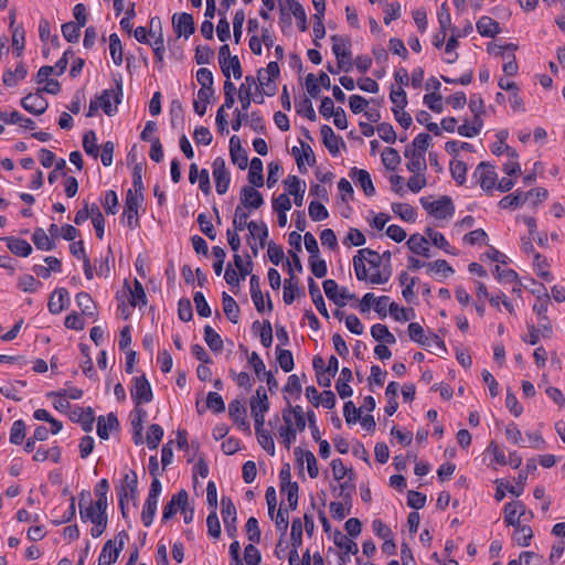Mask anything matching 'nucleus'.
I'll use <instances>...</instances> for the list:
<instances>
[{"label": "nucleus", "instance_id": "1", "mask_svg": "<svg viewBox=\"0 0 565 565\" xmlns=\"http://www.w3.org/2000/svg\"><path fill=\"white\" fill-rule=\"evenodd\" d=\"M367 262L371 267L379 268L382 265V257L380 254L371 248H363L358 252L353 257V267L355 276L359 280L367 279V269L364 262Z\"/></svg>", "mask_w": 565, "mask_h": 565}, {"label": "nucleus", "instance_id": "2", "mask_svg": "<svg viewBox=\"0 0 565 565\" xmlns=\"http://www.w3.org/2000/svg\"><path fill=\"white\" fill-rule=\"evenodd\" d=\"M128 540L126 531H120L115 540H108L98 557V565H110L118 559L120 552L125 546V542Z\"/></svg>", "mask_w": 565, "mask_h": 565}, {"label": "nucleus", "instance_id": "3", "mask_svg": "<svg viewBox=\"0 0 565 565\" xmlns=\"http://www.w3.org/2000/svg\"><path fill=\"white\" fill-rule=\"evenodd\" d=\"M332 52L338 61V68L349 72L352 68V53L350 50V40L340 35H332Z\"/></svg>", "mask_w": 565, "mask_h": 565}, {"label": "nucleus", "instance_id": "4", "mask_svg": "<svg viewBox=\"0 0 565 565\" xmlns=\"http://www.w3.org/2000/svg\"><path fill=\"white\" fill-rule=\"evenodd\" d=\"M420 203L423 207L434 217L438 220H446L454 215L455 206L449 196H441L440 199L429 202L427 199L422 198Z\"/></svg>", "mask_w": 565, "mask_h": 565}, {"label": "nucleus", "instance_id": "5", "mask_svg": "<svg viewBox=\"0 0 565 565\" xmlns=\"http://www.w3.org/2000/svg\"><path fill=\"white\" fill-rule=\"evenodd\" d=\"M141 201L142 194H137L134 193L132 190H128L125 200L122 220L126 221L127 226L131 230L139 225L138 209Z\"/></svg>", "mask_w": 565, "mask_h": 565}, {"label": "nucleus", "instance_id": "6", "mask_svg": "<svg viewBox=\"0 0 565 565\" xmlns=\"http://www.w3.org/2000/svg\"><path fill=\"white\" fill-rule=\"evenodd\" d=\"M130 394L136 406L151 402L153 394L146 375H140L132 379V387L130 390Z\"/></svg>", "mask_w": 565, "mask_h": 565}, {"label": "nucleus", "instance_id": "7", "mask_svg": "<svg viewBox=\"0 0 565 565\" xmlns=\"http://www.w3.org/2000/svg\"><path fill=\"white\" fill-rule=\"evenodd\" d=\"M212 174L215 181L216 192L218 194H225L228 190L231 177L226 169L225 160L222 157L214 159L212 163Z\"/></svg>", "mask_w": 565, "mask_h": 565}, {"label": "nucleus", "instance_id": "8", "mask_svg": "<svg viewBox=\"0 0 565 565\" xmlns=\"http://www.w3.org/2000/svg\"><path fill=\"white\" fill-rule=\"evenodd\" d=\"M322 286L326 296L339 307L345 306L348 300L355 299V295L350 294L347 288L339 289L337 281L333 279H326Z\"/></svg>", "mask_w": 565, "mask_h": 565}, {"label": "nucleus", "instance_id": "9", "mask_svg": "<svg viewBox=\"0 0 565 565\" xmlns=\"http://www.w3.org/2000/svg\"><path fill=\"white\" fill-rule=\"evenodd\" d=\"M221 504H222L221 513H222L223 522H224V525H225V531H226L228 536L235 537L236 536V532H237V527H236V521H237L236 508H235L232 499L228 498V497H222Z\"/></svg>", "mask_w": 565, "mask_h": 565}, {"label": "nucleus", "instance_id": "10", "mask_svg": "<svg viewBox=\"0 0 565 565\" xmlns=\"http://www.w3.org/2000/svg\"><path fill=\"white\" fill-rule=\"evenodd\" d=\"M473 177L478 180L480 186L486 191L492 190L495 186L498 179L494 167L484 161L477 166L473 172Z\"/></svg>", "mask_w": 565, "mask_h": 565}, {"label": "nucleus", "instance_id": "11", "mask_svg": "<svg viewBox=\"0 0 565 565\" xmlns=\"http://www.w3.org/2000/svg\"><path fill=\"white\" fill-rule=\"evenodd\" d=\"M122 96V86L117 84L116 89H105L98 97L100 107L106 115L111 116L117 111V105L120 103Z\"/></svg>", "mask_w": 565, "mask_h": 565}, {"label": "nucleus", "instance_id": "12", "mask_svg": "<svg viewBox=\"0 0 565 565\" xmlns=\"http://www.w3.org/2000/svg\"><path fill=\"white\" fill-rule=\"evenodd\" d=\"M254 185H244L239 193V204L243 210H257L264 204V198Z\"/></svg>", "mask_w": 565, "mask_h": 565}, {"label": "nucleus", "instance_id": "13", "mask_svg": "<svg viewBox=\"0 0 565 565\" xmlns=\"http://www.w3.org/2000/svg\"><path fill=\"white\" fill-rule=\"evenodd\" d=\"M172 26L178 38H189L195 31L193 17L190 13H174L172 17Z\"/></svg>", "mask_w": 565, "mask_h": 565}, {"label": "nucleus", "instance_id": "14", "mask_svg": "<svg viewBox=\"0 0 565 565\" xmlns=\"http://www.w3.org/2000/svg\"><path fill=\"white\" fill-rule=\"evenodd\" d=\"M22 107L33 114V115H42L49 107L47 100L43 97L42 90H36V93H30L25 97L21 99Z\"/></svg>", "mask_w": 565, "mask_h": 565}, {"label": "nucleus", "instance_id": "15", "mask_svg": "<svg viewBox=\"0 0 565 565\" xmlns=\"http://www.w3.org/2000/svg\"><path fill=\"white\" fill-rule=\"evenodd\" d=\"M188 500L189 494L184 489H181L178 493L173 494L163 509L162 520L168 521L178 512V510H184L189 503Z\"/></svg>", "mask_w": 565, "mask_h": 565}, {"label": "nucleus", "instance_id": "16", "mask_svg": "<svg viewBox=\"0 0 565 565\" xmlns=\"http://www.w3.org/2000/svg\"><path fill=\"white\" fill-rule=\"evenodd\" d=\"M156 24L158 25V35L156 36L154 41L152 43H150V44L152 46V50H153V53H154V56H156L157 61L159 63H162L163 62V54H164L166 47H164V39H163V33H162V26H161L160 18H158V17L151 18L149 35L150 36H154L156 35V32L153 31V26Z\"/></svg>", "mask_w": 565, "mask_h": 565}, {"label": "nucleus", "instance_id": "17", "mask_svg": "<svg viewBox=\"0 0 565 565\" xmlns=\"http://www.w3.org/2000/svg\"><path fill=\"white\" fill-rule=\"evenodd\" d=\"M196 81L201 85V88L198 92V97L203 100L211 98L214 94L212 72L205 67L200 68L196 72Z\"/></svg>", "mask_w": 565, "mask_h": 565}, {"label": "nucleus", "instance_id": "18", "mask_svg": "<svg viewBox=\"0 0 565 565\" xmlns=\"http://www.w3.org/2000/svg\"><path fill=\"white\" fill-rule=\"evenodd\" d=\"M323 145L332 156H337L340 151V146L345 148L343 139L334 134L332 128L328 125H323L320 129Z\"/></svg>", "mask_w": 565, "mask_h": 565}, {"label": "nucleus", "instance_id": "19", "mask_svg": "<svg viewBox=\"0 0 565 565\" xmlns=\"http://www.w3.org/2000/svg\"><path fill=\"white\" fill-rule=\"evenodd\" d=\"M246 407L238 399L232 401L228 405V414L231 418L238 425L239 428L249 431V423L246 419Z\"/></svg>", "mask_w": 565, "mask_h": 565}, {"label": "nucleus", "instance_id": "20", "mask_svg": "<svg viewBox=\"0 0 565 565\" xmlns=\"http://www.w3.org/2000/svg\"><path fill=\"white\" fill-rule=\"evenodd\" d=\"M406 244L412 253L427 258L430 257L429 241L425 236L413 234Z\"/></svg>", "mask_w": 565, "mask_h": 565}, {"label": "nucleus", "instance_id": "21", "mask_svg": "<svg viewBox=\"0 0 565 565\" xmlns=\"http://www.w3.org/2000/svg\"><path fill=\"white\" fill-rule=\"evenodd\" d=\"M350 177L356 179L365 195L373 196L375 194L374 184L370 173L366 170L352 168L350 171Z\"/></svg>", "mask_w": 565, "mask_h": 565}, {"label": "nucleus", "instance_id": "22", "mask_svg": "<svg viewBox=\"0 0 565 565\" xmlns=\"http://www.w3.org/2000/svg\"><path fill=\"white\" fill-rule=\"evenodd\" d=\"M71 419L81 424L84 431L89 433L93 429L94 424V413L90 407L87 409H83L82 407H76L72 414Z\"/></svg>", "mask_w": 565, "mask_h": 565}, {"label": "nucleus", "instance_id": "23", "mask_svg": "<svg viewBox=\"0 0 565 565\" xmlns=\"http://www.w3.org/2000/svg\"><path fill=\"white\" fill-rule=\"evenodd\" d=\"M218 63H228L234 67V78L239 79L243 76L242 65L239 58L236 55H231L228 44H223L218 51Z\"/></svg>", "mask_w": 565, "mask_h": 565}, {"label": "nucleus", "instance_id": "24", "mask_svg": "<svg viewBox=\"0 0 565 565\" xmlns=\"http://www.w3.org/2000/svg\"><path fill=\"white\" fill-rule=\"evenodd\" d=\"M68 300V291L65 288H57L49 299V311L53 315L62 312L65 308V301Z\"/></svg>", "mask_w": 565, "mask_h": 565}, {"label": "nucleus", "instance_id": "25", "mask_svg": "<svg viewBox=\"0 0 565 565\" xmlns=\"http://www.w3.org/2000/svg\"><path fill=\"white\" fill-rule=\"evenodd\" d=\"M477 30L482 36L494 38L500 33V24L490 17L483 15L477 21Z\"/></svg>", "mask_w": 565, "mask_h": 565}, {"label": "nucleus", "instance_id": "26", "mask_svg": "<svg viewBox=\"0 0 565 565\" xmlns=\"http://www.w3.org/2000/svg\"><path fill=\"white\" fill-rule=\"evenodd\" d=\"M2 239L7 242L10 252L17 256L26 257L32 252L31 245L25 239L19 237H3Z\"/></svg>", "mask_w": 565, "mask_h": 565}, {"label": "nucleus", "instance_id": "27", "mask_svg": "<svg viewBox=\"0 0 565 565\" xmlns=\"http://www.w3.org/2000/svg\"><path fill=\"white\" fill-rule=\"evenodd\" d=\"M119 423L115 414L110 413L105 418L104 416H99L97 419V435L102 439H108L109 430L116 429Z\"/></svg>", "mask_w": 565, "mask_h": 565}, {"label": "nucleus", "instance_id": "28", "mask_svg": "<svg viewBox=\"0 0 565 565\" xmlns=\"http://www.w3.org/2000/svg\"><path fill=\"white\" fill-rule=\"evenodd\" d=\"M285 184L288 186L289 193L294 196V202L297 206H301L303 203L305 189L301 186V181L296 175H289L285 180Z\"/></svg>", "mask_w": 565, "mask_h": 565}, {"label": "nucleus", "instance_id": "29", "mask_svg": "<svg viewBox=\"0 0 565 565\" xmlns=\"http://www.w3.org/2000/svg\"><path fill=\"white\" fill-rule=\"evenodd\" d=\"M308 288L309 294L312 298V301L317 308V310L326 318H329V313L326 307L324 299L322 297V294L320 291L319 286L316 284V281L312 278H309L308 280Z\"/></svg>", "mask_w": 565, "mask_h": 565}, {"label": "nucleus", "instance_id": "30", "mask_svg": "<svg viewBox=\"0 0 565 565\" xmlns=\"http://www.w3.org/2000/svg\"><path fill=\"white\" fill-rule=\"evenodd\" d=\"M222 303L223 311L227 319L233 323H237L239 317V307L235 299L224 291L222 294Z\"/></svg>", "mask_w": 565, "mask_h": 565}, {"label": "nucleus", "instance_id": "31", "mask_svg": "<svg viewBox=\"0 0 565 565\" xmlns=\"http://www.w3.org/2000/svg\"><path fill=\"white\" fill-rule=\"evenodd\" d=\"M248 182L256 188L264 185L263 161L259 158H253L250 161Z\"/></svg>", "mask_w": 565, "mask_h": 565}, {"label": "nucleus", "instance_id": "32", "mask_svg": "<svg viewBox=\"0 0 565 565\" xmlns=\"http://www.w3.org/2000/svg\"><path fill=\"white\" fill-rule=\"evenodd\" d=\"M295 455L301 463H302V458H305V460L307 462V470H308L310 478H312V479L317 478L319 475V469H318L317 459H316L315 455L309 450L303 451L299 447L295 449Z\"/></svg>", "mask_w": 565, "mask_h": 565}, {"label": "nucleus", "instance_id": "33", "mask_svg": "<svg viewBox=\"0 0 565 565\" xmlns=\"http://www.w3.org/2000/svg\"><path fill=\"white\" fill-rule=\"evenodd\" d=\"M125 286L128 287L130 292L129 303L131 307L147 305V296L143 286L138 279H135L132 289L128 286L127 281H125Z\"/></svg>", "mask_w": 565, "mask_h": 565}, {"label": "nucleus", "instance_id": "34", "mask_svg": "<svg viewBox=\"0 0 565 565\" xmlns=\"http://www.w3.org/2000/svg\"><path fill=\"white\" fill-rule=\"evenodd\" d=\"M253 407H255L257 414H265L269 409L268 397L263 386H259L255 396L250 398V412H253Z\"/></svg>", "mask_w": 565, "mask_h": 565}, {"label": "nucleus", "instance_id": "35", "mask_svg": "<svg viewBox=\"0 0 565 565\" xmlns=\"http://www.w3.org/2000/svg\"><path fill=\"white\" fill-rule=\"evenodd\" d=\"M371 335L375 341L394 344L396 338L385 324L376 323L371 328Z\"/></svg>", "mask_w": 565, "mask_h": 565}, {"label": "nucleus", "instance_id": "36", "mask_svg": "<svg viewBox=\"0 0 565 565\" xmlns=\"http://www.w3.org/2000/svg\"><path fill=\"white\" fill-rule=\"evenodd\" d=\"M204 340L213 352L218 353L223 351V340L221 335L211 326L204 327Z\"/></svg>", "mask_w": 565, "mask_h": 565}, {"label": "nucleus", "instance_id": "37", "mask_svg": "<svg viewBox=\"0 0 565 565\" xmlns=\"http://www.w3.org/2000/svg\"><path fill=\"white\" fill-rule=\"evenodd\" d=\"M408 335L412 341L420 344L424 348H430L428 335H425L424 328L418 322H411L408 324Z\"/></svg>", "mask_w": 565, "mask_h": 565}, {"label": "nucleus", "instance_id": "38", "mask_svg": "<svg viewBox=\"0 0 565 565\" xmlns=\"http://www.w3.org/2000/svg\"><path fill=\"white\" fill-rule=\"evenodd\" d=\"M290 11L297 20V25L301 32L307 30V15L303 7L298 0H286Z\"/></svg>", "mask_w": 565, "mask_h": 565}, {"label": "nucleus", "instance_id": "39", "mask_svg": "<svg viewBox=\"0 0 565 565\" xmlns=\"http://www.w3.org/2000/svg\"><path fill=\"white\" fill-rule=\"evenodd\" d=\"M527 201L526 192L516 191L513 194L505 195L499 202L501 209H515L523 205Z\"/></svg>", "mask_w": 565, "mask_h": 565}, {"label": "nucleus", "instance_id": "40", "mask_svg": "<svg viewBox=\"0 0 565 565\" xmlns=\"http://www.w3.org/2000/svg\"><path fill=\"white\" fill-rule=\"evenodd\" d=\"M109 53L115 65L120 66L124 60L121 41L116 33L109 35Z\"/></svg>", "mask_w": 565, "mask_h": 565}, {"label": "nucleus", "instance_id": "41", "mask_svg": "<svg viewBox=\"0 0 565 565\" xmlns=\"http://www.w3.org/2000/svg\"><path fill=\"white\" fill-rule=\"evenodd\" d=\"M392 211L403 221L414 223L416 221V210L407 203H392Z\"/></svg>", "mask_w": 565, "mask_h": 565}, {"label": "nucleus", "instance_id": "42", "mask_svg": "<svg viewBox=\"0 0 565 565\" xmlns=\"http://www.w3.org/2000/svg\"><path fill=\"white\" fill-rule=\"evenodd\" d=\"M483 126L482 118H473L472 122L469 124L468 120H465L462 125L458 127V134L462 137L472 138L481 131Z\"/></svg>", "mask_w": 565, "mask_h": 565}, {"label": "nucleus", "instance_id": "43", "mask_svg": "<svg viewBox=\"0 0 565 565\" xmlns=\"http://www.w3.org/2000/svg\"><path fill=\"white\" fill-rule=\"evenodd\" d=\"M32 241L34 245L41 250H52L55 247L54 242L41 227L34 230Z\"/></svg>", "mask_w": 565, "mask_h": 565}, {"label": "nucleus", "instance_id": "44", "mask_svg": "<svg viewBox=\"0 0 565 565\" xmlns=\"http://www.w3.org/2000/svg\"><path fill=\"white\" fill-rule=\"evenodd\" d=\"M76 303L82 310L83 315L94 317L95 316V302L93 301L90 295L88 292H78L76 295Z\"/></svg>", "mask_w": 565, "mask_h": 565}, {"label": "nucleus", "instance_id": "45", "mask_svg": "<svg viewBox=\"0 0 565 565\" xmlns=\"http://www.w3.org/2000/svg\"><path fill=\"white\" fill-rule=\"evenodd\" d=\"M533 537V531L531 526L521 524L514 527L513 540L520 546H529Z\"/></svg>", "mask_w": 565, "mask_h": 565}, {"label": "nucleus", "instance_id": "46", "mask_svg": "<svg viewBox=\"0 0 565 565\" xmlns=\"http://www.w3.org/2000/svg\"><path fill=\"white\" fill-rule=\"evenodd\" d=\"M382 162L387 170L394 171L401 163V156L395 148H385L382 152Z\"/></svg>", "mask_w": 565, "mask_h": 565}, {"label": "nucleus", "instance_id": "47", "mask_svg": "<svg viewBox=\"0 0 565 565\" xmlns=\"http://www.w3.org/2000/svg\"><path fill=\"white\" fill-rule=\"evenodd\" d=\"M333 541L334 544L338 547L344 550L345 553L355 555L359 552L358 544L348 536L343 535L339 530L335 531Z\"/></svg>", "mask_w": 565, "mask_h": 565}, {"label": "nucleus", "instance_id": "48", "mask_svg": "<svg viewBox=\"0 0 565 565\" xmlns=\"http://www.w3.org/2000/svg\"><path fill=\"white\" fill-rule=\"evenodd\" d=\"M257 79L259 85L256 86L258 92H263L266 96H274L276 94L275 79L263 74V70L258 71Z\"/></svg>", "mask_w": 565, "mask_h": 565}, {"label": "nucleus", "instance_id": "49", "mask_svg": "<svg viewBox=\"0 0 565 565\" xmlns=\"http://www.w3.org/2000/svg\"><path fill=\"white\" fill-rule=\"evenodd\" d=\"M249 235L255 239H259V245L263 248L265 246V239L268 237V230L264 222L257 223L255 221L249 222L248 226Z\"/></svg>", "mask_w": 565, "mask_h": 565}, {"label": "nucleus", "instance_id": "50", "mask_svg": "<svg viewBox=\"0 0 565 565\" xmlns=\"http://www.w3.org/2000/svg\"><path fill=\"white\" fill-rule=\"evenodd\" d=\"M425 234L429 238V241L437 246L438 248L445 250L448 254H455L452 250H450V245L445 238L444 234L434 231L433 228L428 227L425 231Z\"/></svg>", "mask_w": 565, "mask_h": 565}, {"label": "nucleus", "instance_id": "51", "mask_svg": "<svg viewBox=\"0 0 565 565\" xmlns=\"http://www.w3.org/2000/svg\"><path fill=\"white\" fill-rule=\"evenodd\" d=\"M163 437V429L158 424H151L147 433V445L150 449H157Z\"/></svg>", "mask_w": 565, "mask_h": 565}, {"label": "nucleus", "instance_id": "52", "mask_svg": "<svg viewBox=\"0 0 565 565\" xmlns=\"http://www.w3.org/2000/svg\"><path fill=\"white\" fill-rule=\"evenodd\" d=\"M276 354H277V362H278L279 366L285 372H290L295 366L294 356H292L291 351L281 349L280 347H277Z\"/></svg>", "mask_w": 565, "mask_h": 565}, {"label": "nucleus", "instance_id": "53", "mask_svg": "<svg viewBox=\"0 0 565 565\" xmlns=\"http://www.w3.org/2000/svg\"><path fill=\"white\" fill-rule=\"evenodd\" d=\"M249 217V213L242 209L241 205H237L234 212L233 217V230L237 232H242L245 228H248L249 222L247 221Z\"/></svg>", "mask_w": 565, "mask_h": 565}, {"label": "nucleus", "instance_id": "54", "mask_svg": "<svg viewBox=\"0 0 565 565\" xmlns=\"http://www.w3.org/2000/svg\"><path fill=\"white\" fill-rule=\"evenodd\" d=\"M83 148L85 152L95 159L98 157L97 138L94 130H88L83 137Z\"/></svg>", "mask_w": 565, "mask_h": 565}, {"label": "nucleus", "instance_id": "55", "mask_svg": "<svg viewBox=\"0 0 565 565\" xmlns=\"http://www.w3.org/2000/svg\"><path fill=\"white\" fill-rule=\"evenodd\" d=\"M289 274H290V279L289 280H285V285H284V301L286 305H291L296 298V294L298 291V286H297V281L294 282V279H295V276L292 274V269L289 268Z\"/></svg>", "mask_w": 565, "mask_h": 565}, {"label": "nucleus", "instance_id": "56", "mask_svg": "<svg viewBox=\"0 0 565 565\" xmlns=\"http://www.w3.org/2000/svg\"><path fill=\"white\" fill-rule=\"evenodd\" d=\"M450 173L455 181L462 185L466 182L467 164L461 160L451 161Z\"/></svg>", "mask_w": 565, "mask_h": 565}, {"label": "nucleus", "instance_id": "57", "mask_svg": "<svg viewBox=\"0 0 565 565\" xmlns=\"http://www.w3.org/2000/svg\"><path fill=\"white\" fill-rule=\"evenodd\" d=\"M25 438V423L22 419L15 420L10 430V443L20 445Z\"/></svg>", "mask_w": 565, "mask_h": 565}, {"label": "nucleus", "instance_id": "58", "mask_svg": "<svg viewBox=\"0 0 565 565\" xmlns=\"http://www.w3.org/2000/svg\"><path fill=\"white\" fill-rule=\"evenodd\" d=\"M25 42V32L22 26H17L12 31L13 52L18 57L22 55Z\"/></svg>", "mask_w": 565, "mask_h": 565}, {"label": "nucleus", "instance_id": "59", "mask_svg": "<svg viewBox=\"0 0 565 565\" xmlns=\"http://www.w3.org/2000/svg\"><path fill=\"white\" fill-rule=\"evenodd\" d=\"M81 29L75 22H66L62 25V34L67 42L76 43L81 36Z\"/></svg>", "mask_w": 565, "mask_h": 565}, {"label": "nucleus", "instance_id": "60", "mask_svg": "<svg viewBox=\"0 0 565 565\" xmlns=\"http://www.w3.org/2000/svg\"><path fill=\"white\" fill-rule=\"evenodd\" d=\"M426 267L429 273L441 274L444 277H448L454 274L452 267L445 259L427 263Z\"/></svg>", "mask_w": 565, "mask_h": 565}, {"label": "nucleus", "instance_id": "61", "mask_svg": "<svg viewBox=\"0 0 565 565\" xmlns=\"http://www.w3.org/2000/svg\"><path fill=\"white\" fill-rule=\"evenodd\" d=\"M279 436L285 447L289 449L291 444L296 440L297 429H294L292 423H285V425L279 428Z\"/></svg>", "mask_w": 565, "mask_h": 565}, {"label": "nucleus", "instance_id": "62", "mask_svg": "<svg viewBox=\"0 0 565 565\" xmlns=\"http://www.w3.org/2000/svg\"><path fill=\"white\" fill-rule=\"evenodd\" d=\"M354 491L355 484L353 483V477L350 476L347 481L339 484L338 497L342 498L345 504L351 505V499Z\"/></svg>", "mask_w": 565, "mask_h": 565}, {"label": "nucleus", "instance_id": "63", "mask_svg": "<svg viewBox=\"0 0 565 565\" xmlns=\"http://www.w3.org/2000/svg\"><path fill=\"white\" fill-rule=\"evenodd\" d=\"M308 212H309V216L315 222L323 221L329 216V213H328V210L326 209V206L318 201H311V203L309 204Z\"/></svg>", "mask_w": 565, "mask_h": 565}, {"label": "nucleus", "instance_id": "64", "mask_svg": "<svg viewBox=\"0 0 565 565\" xmlns=\"http://www.w3.org/2000/svg\"><path fill=\"white\" fill-rule=\"evenodd\" d=\"M196 312L200 317L207 318L212 315L211 308L201 291H196L193 296Z\"/></svg>", "mask_w": 565, "mask_h": 565}]
</instances>
